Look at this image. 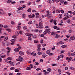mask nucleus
<instances>
[{
    "instance_id": "21",
    "label": "nucleus",
    "mask_w": 75,
    "mask_h": 75,
    "mask_svg": "<svg viewBox=\"0 0 75 75\" xmlns=\"http://www.w3.org/2000/svg\"><path fill=\"white\" fill-rule=\"evenodd\" d=\"M18 30H20V28H21V26H18L17 27Z\"/></svg>"
},
{
    "instance_id": "39",
    "label": "nucleus",
    "mask_w": 75,
    "mask_h": 75,
    "mask_svg": "<svg viewBox=\"0 0 75 75\" xmlns=\"http://www.w3.org/2000/svg\"><path fill=\"white\" fill-rule=\"evenodd\" d=\"M22 16H23L22 17L23 18H24V17H25V14L24 13H23L22 15Z\"/></svg>"
},
{
    "instance_id": "31",
    "label": "nucleus",
    "mask_w": 75,
    "mask_h": 75,
    "mask_svg": "<svg viewBox=\"0 0 75 75\" xmlns=\"http://www.w3.org/2000/svg\"><path fill=\"white\" fill-rule=\"evenodd\" d=\"M37 47L38 48H40V47H41V45H38V46H37Z\"/></svg>"
},
{
    "instance_id": "47",
    "label": "nucleus",
    "mask_w": 75,
    "mask_h": 75,
    "mask_svg": "<svg viewBox=\"0 0 75 75\" xmlns=\"http://www.w3.org/2000/svg\"><path fill=\"white\" fill-rule=\"evenodd\" d=\"M15 23L13 21H12L11 22V24H14Z\"/></svg>"
},
{
    "instance_id": "12",
    "label": "nucleus",
    "mask_w": 75,
    "mask_h": 75,
    "mask_svg": "<svg viewBox=\"0 0 75 75\" xmlns=\"http://www.w3.org/2000/svg\"><path fill=\"white\" fill-rule=\"evenodd\" d=\"M42 18H44L45 17H47V16L46 15H43L42 16Z\"/></svg>"
},
{
    "instance_id": "27",
    "label": "nucleus",
    "mask_w": 75,
    "mask_h": 75,
    "mask_svg": "<svg viewBox=\"0 0 75 75\" xmlns=\"http://www.w3.org/2000/svg\"><path fill=\"white\" fill-rule=\"evenodd\" d=\"M67 45H63L61 47L62 48H65V47H67Z\"/></svg>"
},
{
    "instance_id": "22",
    "label": "nucleus",
    "mask_w": 75,
    "mask_h": 75,
    "mask_svg": "<svg viewBox=\"0 0 75 75\" xmlns=\"http://www.w3.org/2000/svg\"><path fill=\"white\" fill-rule=\"evenodd\" d=\"M28 24H33V22L31 21H30L28 23Z\"/></svg>"
},
{
    "instance_id": "58",
    "label": "nucleus",
    "mask_w": 75,
    "mask_h": 75,
    "mask_svg": "<svg viewBox=\"0 0 75 75\" xmlns=\"http://www.w3.org/2000/svg\"><path fill=\"white\" fill-rule=\"evenodd\" d=\"M54 24H55V25H57V23L56 22V21H54Z\"/></svg>"
},
{
    "instance_id": "54",
    "label": "nucleus",
    "mask_w": 75,
    "mask_h": 75,
    "mask_svg": "<svg viewBox=\"0 0 75 75\" xmlns=\"http://www.w3.org/2000/svg\"><path fill=\"white\" fill-rule=\"evenodd\" d=\"M46 16H47V17L48 16H50V14H49V12H47V15H46Z\"/></svg>"
},
{
    "instance_id": "46",
    "label": "nucleus",
    "mask_w": 75,
    "mask_h": 75,
    "mask_svg": "<svg viewBox=\"0 0 75 75\" xmlns=\"http://www.w3.org/2000/svg\"><path fill=\"white\" fill-rule=\"evenodd\" d=\"M41 69H40L39 68H38L36 69V70L37 71H40V70H41Z\"/></svg>"
},
{
    "instance_id": "34",
    "label": "nucleus",
    "mask_w": 75,
    "mask_h": 75,
    "mask_svg": "<svg viewBox=\"0 0 75 75\" xmlns=\"http://www.w3.org/2000/svg\"><path fill=\"white\" fill-rule=\"evenodd\" d=\"M20 3L21 4V3H24L25 1H20Z\"/></svg>"
},
{
    "instance_id": "48",
    "label": "nucleus",
    "mask_w": 75,
    "mask_h": 75,
    "mask_svg": "<svg viewBox=\"0 0 75 75\" xmlns=\"http://www.w3.org/2000/svg\"><path fill=\"white\" fill-rule=\"evenodd\" d=\"M6 30L7 31H9V32H10V31H11V30L9 29H6Z\"/></svg>"
},
{
    "instance_id": "62",
    "label": "nucleus",
    "mask_w": 75,
    "mask_h": 75,
    "mask_svg": "<svg viewBox=\"0 0 75 75\" xmlns=\"http://www.w3.org/2000/svg\"><path fill=\"white\" fill-rule=\"evenodd\" d=\"M36 16H38L39 15V13H35Z\"/></svg>"
},
{
    "instance_id": "49",
    "label": "nucleus",
    "mask_w": 75,
    "mask_h": 75,
    "mask_svg": "<svg viewBox=\"0 0 75 75\" xmlns=\"http://www.w3.org/2000/svg\"><path fill=\"white\" fill-rule=\"evenodd\" d=\"M11 42H13L14 41H16V40H15L14 39H12L11 40Z\"/></svg>"
},
{
    "instance_id": "29",
    "label": "nucleus",
    "mask_w": 75,
    "mask_h": 75,
    "mask_svg": "<svg viewBox=\"0 0 75 75\" xmlns=\"http://www.w3.org/2000/svg\"><path fill=\"white\" fill-rule=\"evenodd\" d=\"M12 38H13L15 40H16V38H17L16 36H15V35L12 36Z\"/></svg>"
},
{
    "instance_id": "32",
    "label": "nucleus",
    "mask_w": 75,
    "mask_h": 75,
    "mask_svg": "<svg viewBox=\"0 0 75 75\" xmlns=\"http://www.w3.org/2000/svg\"><path fill=\"white\" fill-rule=\"evenodd\" d=\"M42 20L40 19L39 21V23H42Z\"/></svg>"
},
{
    "instance_id": "61",
    "label": "nucleus",
    "mask_w": 75,
    "mask_h": 75,
    "mask_svg": "<svg viewBox=\"0 0 75 75\" xmlns=\"http://www.w3.org/2000/svg\"><path fill=\"white\" fill-rule=\"evenodd\" d=\"M34 16H35V15H34V14H33L32 15V17L33 18L34 17Z\"/></svg>"
},
{
    "instance_id": "43",
    "label": "nucleus",
    "mask_w": 75,
    "mask_h": 75,
    "mask_svg": "<svg viewBox=\"0 0 75 75\" xmlns=\"http://www.w3.org/2000/svg\"><path fill=\"white\" fill-rule=\"evenodd\" d=\"M71 55L73 56V55H75V52L72 53L71 54Z\"/></svg>"
},
{
    "instance_id": "44",
    "label": "nucleus",
    "mask_w": 75,
    "mask_h": 75,
    "mask_svg": "<svg viewBox=\"0 0 75 75\" xmlns=\"http://www.w3.org/2000/svg\"><path fill=\"white\" fill-rule=\"evenodd\" d=\"M61 11V13H62V14L64 13V11L63 10H62Z\"/></svg>"
},
{
    "instance_id": "16",
    "label": "nucleus",
    "mask_w": 75,
    "mask_h": 75,
    "mask_svg": "<svg viewBox=\"0 0 75 75\" xmlns=\"http://www.w3.org/2000/svg\"><path fill=\"white\" fill-rule=\"evenodd\" d=\"M14 51L15 52H18V51H19V50L18 49H14Z\"/></svg>"
},
{
    "instance_id": "10",
    "label": "nucleus",
    "mask_w": 75,
    "mask_h": 75,
    "mask_svg": "<svg viewBox=\"0 0 75 75\" xmlns=\"http://www.w3.org/2000/svg\"><path fill=\"white\" fill-rule=\"evenodd\" d=\"M46 57H47V55L46 54H43L42 55V57L43 58H45Z\"/></svg>"
},
{
    "instance_id": "11",
    "label": "nucleus",
    "mask_w": 75,
    "mask_h": 75,
    "mask_svg": "<svg viewBox=\"0 0 75 75\" xmlns=\"http://www.w3.org/2000/svg\"><path fill=\"white\" fill-rule=\"evenodd\" d=\"M64 16L65 17H66L67 16H69V14H68V13H66L64 14Z\"/></svg>"
},
{
    "instance_id": "4",
    "label": "nucleus",
    "mask_w": 75,
    "mask_h": 75,
    "mask_svg": "<svg viewBox=\"0 0 75 75\" xmlns=\"http://www.w3.org/2000/svg\"><path fill=\"white\" fill-rule=\"evenodd\" d=\"M49 30V29H46V30H45L43 33V35H45L47 33V32Z\"/></svg>"
},
{
    "instance_id": "53",
    "label": "nucleus",
    "mask_w": 75,
    "mask_h": 75,
    "mask_svg": "<svg viewBox=\"0 0 75 75\" xmlns=\"http://www.w3.org/2000/svg\"><path fill=\"white\" fill-rule=\"evenodd\" d=\"M73 8L74 10H75V4L73 5Z\"/></svg>"
},
{
    "instance_id": "19",
    "label": "nucleus",
    "mask_w": 75,
    "mask_h": 75,
    "mask_svg": "<svg viewBox=\"0 0 75 75\" xmlns=\"http://www.w3.org/2000/svg\"><path fill=\"white\" fill-rule=\"evenodd\" d=\"M15 68L14 67H12L10 68L11 70H14Z\"/></svg>"
},
{
    "instance_id": "24",
    "label": "nucleus",
    "mask_w": 75,
    "mask_h": 75,
    "mask_svg": "<svg viewBox=\"0 0 75 75\" xmlns=\"http://www.w3.org/2000/svg\"><path fill=\"white\" fill-rule=\"evenodd\" d=\"M23 8L22 7H19L18 8V10H22Z\"/></svg>"
},
{
    "instance_id": "9",
    "label": "nucleus",
    "mask_w": 75,
    "mask_h": 75,
    "mask_svg": "<svg viewBox=\"0 0 75 75\" xmlns=\"http://www.w3.org/2000/svg\"><path fill=\"white\" fill-rule=\"evenodd\" d=\"M27 11L29 12V13H31V8H29Z\"/></svg>"
},
{
    "instance_id": "7",
    "label": "nucleus",
    "mask_w": 75,
    "mask_h": 75,
    "mask_svg": "<svg viewBox=\"0 0 75 75\" xmlns=\"http://www.w3.org/2000/svg\"><path fill=\"white\" fill-rule=\"evenodd\" d=\"M61 11V10H59V9H56V12L57 13H60Z\"/></svg>"
},
{
    "instance_id": "33",
    "label": "nucleus",
    "mask_w": 75,
    "mask_h": 75,
    "mask_svg": "<svg viewBox=\"0 0 75 75\" xmlns=\"http://www.w3.org/2000/svg\"><path fill=\"white\" fill-rule=\"evenodd\" d=\"M6 49L7 50H8L9 51H10V50H11V48L9 47H7Z\"/></svg>"
},
{
    "instance_id": "45",
    "label": "nucleus",
    "mask_w": 75,
    "mask_h": 75,
    "mask_svg": "<svg viewBox=\"0 0 75 75\" xmlns=\"http://www.w3.org/2000/svg\"><path fill=\"white\" fill-rule=\"evenodd\" d=\"M37 42H38V41H37V40H34V43H37Z\"/></svg>"
},
{
    "instance_id": "26",
    "label": "nucleus",
    "mask_w": 75,
    "mask_h": 75,
    "mask_svg": "<svg viewBox=\"0 0 75 75\" xmlns=\"http://www.w3.org/2000/svg\"><path fill=\"white\" fill-rule=\"evenodd\" d=\"M8 60H11V57H8L7 58Z\"/></svg>"
},
{
    "instance_id": "63",
    "label": "nucleus",
    "mask_w": 75,
    "mask_h": 75,
    "mask_svg": "<svg viewBox=\"0 0 75 75\" xmlns=\"http://www.w3.org/2000/svg\"><path fill=\"white\" fill-rule=\"evenodd\" d=\"M29 36H30V37H32V36H33V34L30 33V34H29Z\"/></svg>"
},
{
    "instance_id": "6",
    "label": "nucleus",
    "mask_w": 75,
    "mask_h": 75,
    "mask_svg": "<svg viewBox=\"0 0 75 75\" xmlns=\"http://www.w3.org/2000/svg\"><path fill=\"white\" fill-rule=\"evenodd\" d=\"M19 54H20V55H23L24 54V52L21 51H19Z\"/></svg>"
},
{
    "instance_id": "60",
    "label": "nucleus",
    "mask_w": 75,
    "mask_h": 75,
    "mask_svg": "<svg viewBox=\"0 0 75 75\" xmlns=\"http://www.w3.org/2000/svg\"><path fill=\"white\" fill-rule=\"evenodd\" d=\"M47 54H48L50 53V51L49 50H47L46 52Z\"/></svg>"
},
{
    "instance_id": "15",
    "label": "nucleus",
    "mask_w": 75,
    "mask_h": 75,
    "mask_svg": "<svg viewBox=\"0 0 75 75\" xmlns=\"http://www.w3.org/2000/svg\"><path fill=\"white\" fill-rule=\"evenodd\" d=\"M47 30H47V33L48 34H50L51 33V32L50 31V29H47Z\"/></svg>"
},
{
    "instance_id": "2",
    "label": "nucleus",
    "mask_w": 75,
    "mask_h": 75,
    "mask_svg": "<svg viewBox=\"0 0 75 75\" xmlns=\"http://www.w3.org/2000/svg\"><path fill=\"white\" fill-rule=\"evenodd\" d=\"M66 59L68 61V62H71V60L72 59V57H70V58H69V57H67L66 58Z\"/></svg>"
},
{
    "instance_id": "37",
    "label": "nucleus",
    "mask_w": 75,
    "mask_h": 75,
    "mask_svg": "<svg viewBox=\"0 0 75 75\" xmlns=\"http://www.w3.org/2000/svg\"><path fill=\"white\" fill-rule=\"evenodd\" d=\"M39 31V30L38 29H35V32H36V33H38Z\"/></svg>"
},
{
    "instance_id": "36",
    "label": "nucleus",
    "mask_w": 75,
    "mask_h": 75,
    "mask_svg": "<svg viewBox=\"0 0 75 75\" xmlns=\"http://www.w3.org/2000/svg\"><path fill=\"white\" fill-rule=\"evenodd\" d=\"M60 58H62L63 57H64V55H63L62 54L59 56Z\"/></svg>"
},
{
    "instance_id": "57",
    "label": "nucleus",
    "mask_w": 75,
    "mask_h": 75,
    "mask_svg": "<svg viewBox=\"0 0 75 75\" xmlns=\"http://www.w3.org/2000/svg\"><path fill=\"white\" fill-rule=\"evenodd\" d=\"M23 28L24 30H26V29H27V27L26 26H24L23 27Z\"/></svg>"
},
{
    "instance_id": "1",
    "label": "nucleus",
    "mask_w": 75,
    "mask_h": 75,
    "mask_svg": "<svg viewBox=\"0 0 75 75\" xmlns=\"http://www.w3.org/2000/svg\"><path fill=\"white\" fill-rule=\"evenodd\" d=\"M64 44V42L61 41H60V42H57V45H59V44Z\"/></svg>"
},
{
    "instance_id": "3",
    "label": "nucleus",
    "mask_w": 75,
    "mask_h": 75,
    "mask_svg": "<svg viewBox=\"0 0 75 75\" xmlns=\"http://www.w3.org/2000/svg\"><path fill=\"white\" fill-rule=\"evenodd\" d=\"M39 28L41 29L42 28H43V27H42V24L41 23H39Z\"/></svg>"
},
{
    "instance_id": "64",
    "label": "nucleus",
    "mask_w": 75,
    "mask_h": 75,
    "mask_svg": "<svg viewBox=\"0 0 75 75\" xmlns=\"http://www.w3.org/2000/svg\"><path fill=\"white\" fill-rule=\"evenodd\" d=\"M22 31H19V34H22Z\"/></svg>"
},
{
    "instance_id": "35",
    "label": "nucleus",
    "mask_w": 75,
    "mask_h": 75,
    "mask_svg": "<svg viewBox=\"0 0 75 75\" xmlns=\"http://www.w3.org/2000/svg\"><path fill=\"white\" fill-rule=\"evenodd\" d=\"M60 59V57H59V56L57 58V61H58V60H59Z\"/></svg>"
},
{
    "instance_id": "41",
    "label": "nucleus",
    "mask_w": 75,
    "mask_h": 75,
    "mask_svg": "<svg viewBox=\"0 0 75 75\" xmlns=\"http://www.w3.org/2000/svg\"><path fill=\"white\" fill-rule=\"evenodd\" d=\"M25 35L27 36H29V35H30L28 33H26V34H25Z\"/></svg>"
},
{
    "instance_id": "30",
    "label": "nucleus",
    "mask_w": 75,
    "mask_h": 75,
    "mask_svg": "<svg viewBox=\"0 0 75 75\" xmlns=\"http://www.w3.org/2000/svg\"><path fill=\"white\" fill-rule=\"evenodd\" d=\"M47 3H49L50 4H51V3H52L51 1V0L48 1Z\"/></svg>"
},
{
    "instance_id": "18",
    "label": "nucleus",
    "mask_w": 75,
    "mask_h": 75,
    "mask_svg": "<svg viewBox=\"0 0 75 75\" xmlns=\"http://www.w3.org/2000/svg\"><path fill=\"white\" fill-rule=\"evenodd\" d=\"M36 27L37 28H40V26H39V25H38V24H36Z\"/></svg>"
},
{
    "instance_id": "59",
    "label": "nucleus",
    "mask_w": 75,
    "mask_h": 75,
    "mask_svg": "<svg viewBox=\"0 0 75 75\" xmlns=\"http://www.w3.org/2000/svg\"><path fill=\"white\" fill-rule=\"evenodd\" d=\"M7 3H11V1L8 0L7 1Z\"/></svg>"
},
{
    "instance_id": "38",
    "label": "nucleus",
    "mask_w": 75,
    "mask_h": 75,
    "mask_svg": "<svg viewBox=\"0 0 75 75\" xmlns=\"http://www.w3.org/2000/svg\"><path fill=\"white\" fill-rule=\"evenodd\" d=\"M35 64L36 65H39V63H38V62H36L35 63Z\"/></svg>"
},
{
    "instance_id": "20",
    "label": "nucleus",
    "mask_w": 75,
    "mask_h": 75,
    "mask_svg": "<svg viewBox=\"0 0 75 75\" xmlns=\"http://www.w3.org/2000/svg\"><path fill=\"white\" fill-rule=\"evenodd\" d=\"M55 33L54 32H52L51 33V35H55Z\"/></svg>"
},
{
    "instance_id": "17",
    "label": "nucleus",
    "mask_w": 75,
    "mask_h": 75,
    "mask_svg": "<svg viewBox=\"0 0 75 75\" xmlns=\"http://www.w3.org/2000/svg\"><path fill=\"white\" fill-rule=\"evenodd\" d=\"M28 40H30V41H31V36L28 37Z\"/></svg>"
},
{
    "instance_id": "8",
    "label": "nucleus",
    "mask_w": 75,
    "mask_h": 75,
    "mask_svg": "<svg viewBox=\"0 0 75 75\" xmlns=\"http://www.w3.org/2000/svg\"><path fill=\"white\" fill-rule=\"evenodd\" d=\"M4 12L3 11V10L2 9H0V14H4Z\"/></svg>"
},
{
    "instance_id": "50",
    "label": "nucleus",
    "mask_w": 75,
    "mask_h": 75,
    "mask_svg": "<svg viewBox=\"0 0 75 75\" xmlns=\"http://www.w3.org/2000/svg\"><path fill=\"white\" fill-rule=\"evenodd\" d=\"M66 22L67 23H69L70 22V21L69 20H68L66 21Z\"/></svg>"
},
{
    "instance_id": "42",
    "label": "nucleus",
    "mask_w": 75,
    "mask_h": 75,
    "mask_svg": "<svg viewBox=\"0 0 75 75\" xmlns=\"http://www.w3.org/2000/svg\"><path fill=\"white\" fill-rule=\"evenodd\" d=\"M8 39V38L7 37H6L5 39H4V41H7Z\"/></svg>"
},
{
    "instance_id": "14",
    "label": "nucleus",
    "mask_w": 75,
    "mask_h": 75,
    "mask_svg": "<svg viewBox=\"0 0 75 75\" xmlns=\"http://www.w3.org/2000/svg\"><path fill=\"white\" fill-rule=\"evenodd\" d=\"M60 37V35H58V34H57L56 35L55 38H58V37Z\"/></svg>"
},
{
    "instance_id": "28",
    "label": "nucleus",
    "mask_w": 75,
    "mask_h": 75,
    "mask_svg": "<svg viewBox=\"0 0 75 75\" xmlns=\"http://www.w3.org/2000/svg\"><path fill=\"white\" fill-rule=\"evenodd\" d=\"M55 46H53V47L52 49V51H54V50L55 49Z\"/></svg>"
},
{
    "instance_id": "52",
    "label": "nucleus",
    "mask_w": 75,
    "mask_h": 75,
    "mask_svg": "<svg viewBox=\"0 0 75 75\" xmlns=\"http://www.w3.org/2000/svg\"><path fill=\"white\" fill-rule=\"evenodd\" d=\"M6 55H2L1 56V58H4L5 57Z\"/></svg>"
},
{
    "instance_id": "23",
    "label": "nucleus",
    "mask_w": 75,
    "mask_h": 75,
    "mask_svg": "<svg viewBox=\"0 0 75 75\" xmlns=\"http://www.w3.org/2000/svg\"><path fill=\"white\" fill-rule=\"evenodd\" d=\"M19 71V70L18 69H15V72H18Z\"/></svg>"
},
{
    "instance_id": "51",
    "label": "nucleus",
    "mask_w": 75,
    "mask_h": 75,
    "mask_svg": "<svg viewBox=\"0 0 75 75\" xmlns=\"http://www.w3.org/2000/svg\"><path fill=\"white\" fill-rule=\"evenodd\" d=\"M38 54L39 55H41L42 54V53L40 52H39L38 53Z\"/></svg>"
},
{
    "instance_id": "56",
    "label": "nucleus",
    "mask_w": 75,
    "mask_h": 75,
    "mask_svg": "<svg viewBox=\"0 0 75 75\" xmlns=\"http://www.w3.org/2000/svg\"><path fill=\"white\" fill-rule=\"evenodd\" d=\"M28 17H29V18H32V16L31 15H28Z\"/></svg>"
},
{
    "instance_id": "13",
    "label": "nucleus",
    "mask_w": 75,
    "mask_h": 75,
    "mask_svg": "<svg viewBox=\"0 0 75 75\" xmlns=\"http://www.w3.org/2000/svg\"><path fill=\"white\" fill-rule=\"evenodd\" d=\"M10 65L11 67H13V66H14V64L13 63V62H12L10 63Z\"/></svg>"
},
{
    "instance_id": "25",
    "label": "nucleus",
    "mask_w": 75,
    "mask_h": 75,
    "mask_svg": "<svg viewBox=\"0 0 75 75\" xmlns=\"http://www.w3.org/2000/svg\"><path fill=\"white\" fill-rule=\"evenodd\" d=\"M26 70H31V68L30 67H27L26 68Z\"/></svg>"
},
{
    "instance_id": "5",
    "label": "nucleus",
    "mask_w": 75,
    "mask_h": 75,
    "mask_svg": "<svg viewBox=\"0 0 75 75\" xmlns=\"http://www.w3.org/2000/svg\"><path fill=\"white\" fill-rule=\"evenodd\" d=\"M70 39L71 40L73 41V40H75V37H74V36H71L70 37Z\"/></svg>"
},
{
    "instance_id": "40",
    "label": "nucleus",
    "mask_w": 75,
    "mask_h": 75,
    "mask_svg": "<svg viewBox=\"0 0 75 75\" xmlns=\"http://www.w3.org/2000/svg\"><path fill=\"white\" fill-rule=\"evenodd\" d=\"M30 68H33V65L31 64H30Z\"/></svg>"
},
{
    "instance_id": "55",
    "label": "nucleus",
    "mask_w": 75,
    "mask_h": 75,
    "mask_svg": "<svg viewBox=\"0 0 75 75\" xmlns=\"http://www.w3.org/2000/svg\"><path fill=\"white\" fill-rule=\"evenodd\" d=\"M47 70L48 71H49V72H50V71H51V69L49 68V69H47Z\"/></svg>"
}]
</instances>
